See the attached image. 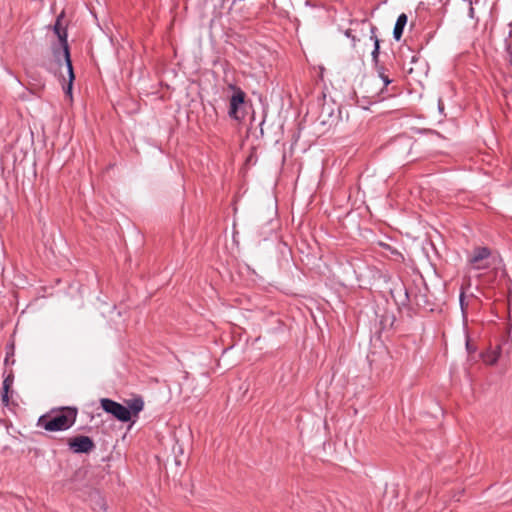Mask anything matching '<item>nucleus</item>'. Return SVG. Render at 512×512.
<instances>
[{"label":"nucleus","instance_id":"f257e3e1","mask_svg":"<svg viewBox=\"0 0 512 512\" xmlns=\"http://www.w3.org/2000/svg\"><path fill=\"white\" fill-rule=\"evenodd\" d=\"M77 414L75 407L52 409L38 419L37 426L51 432L64 431L74 425Z\"/></svg>","mask_w":512,"mask_h":512},{"label":"nucleus","instance_id":"f03ea898","mask_svg":"<svg viewBox=\"0 0 512 512\" xmlns=\"http://www.w3.org/2000/svg\"><path fill=\"white\" fill-rule=\"evenodd\" d=\"M54 31L59 38V47L53 49V57L59 68L64 67L68 74V84L64 87L65 93L69 96L72 94V85L74 81L73 66L70 59L69 47L67 43V34L60 28L59 20L54 26Z\"/></svg>","mask_w":512,"mask_h":512},{"label":"nucleus","instance_id":"7ed1b4c3","mask_svg":"<svg viewBox=\"0 0 512 512\" xmlns=\"http://www.w3.org/2000/svg\"><path fill=\"white\" fill-rule=\"evenodd\" d=\"M100 403L102 409L113 415L117 420L128 422L131 419L130 410L126 406L108 398L101 399Z\"/></svg>","mask_w":512,"mask_h":512},{"label":"nucleus","instance_id":"20e7f679","mask_svg":"<svg viewBox=\"0 0 512 512\" xmlns=\"http://www.w3.org/2000/svg\"><path fill=\"white\" fill-rule=\"evenodd\" d=\"M234 93L230 98L228 114L235 120H240L243 115L240 114V108L244 104L245 93L240 89L232 86Z\"/></svg>","mask_w":512,"mask_h":512},{"label":"nucleus","instance_id":"39448f33","mask_svg":"<svg viewBox=\"0 0 512 512\" xmlns=\"http://www.w3.org/2000/svg\"><path fill=\"white\" fill-rule=\"evenodd\" d=\"M491 252L486 247H477L474 249L473 254L469 258V263L476 270H484L489 267V263L487 259L489 258Z\"/></svg>","mask_w":512,"mask_h":512},{"label":"nucleus","instance_id":"423d86ee","mask_svg":"<svg viewBox=\"0 0 512 512\" xmlns=\"http://www.w3.org/2000/svg\"><path fill=\"white\" fill-rule=\"evenodd\" d=\"M68 445L74 453H88L94 448V442L88 436H76L71 438Z\"/></svg>","mask_w":512,"mask_h":512},{"label":"nucleus","instance_id":"0eeeda50","mask_svg":"<svg viewBox=\"0 0 512 512\" xmlns=\"http://www.w3.org/2000/svg\"><path fill=\"white\" fill-rule=\"evenodd\" d=\"M407 15L405 13H401L395 23L394 29H393V37L395 40L399 41L402 37L403 30L407 24Z\"/></svg>","mask_w":512,"mask_h":512},{"label":"nucleus","instance_id":"6e6552de","mask_svg":"<svg viewBox=\"0 0 512 512\" xmlns=\"http://www.w3.org/2000/svg\"><path fill=\"white\" fill-rule=\"evenodd\" d=\"M131 415H137L139 412H141L144 408V401L142 398L137 397L133 398L127 401V406Z\"/></svg>","mask_w":512,"mask_h":512},{"label":"nucleus","instance_id":"1a4fd4ad","mask_svg":"<svg viewBox=\"0 0 512 512\" xmlns=\"http://www.w3.org/2000/svg\"><path fill=\"white\" fill-rule=\"evenodd\" d=\"M376 32V27L372 26L371 27V39L374 41V49L371 53L372 55V60L375 64L378 63V57H379V50H380V45H379V39L378 37L376 36L375 34Z\"/></svg>","mask_w":512,"mask_h":512},{"label":"nucleus","instance_id":"9d476101","mask_svg":"<svg viewBox=\"0 0 512 512\" xmlns=\"http://www.w3.org/2000/svg\"><path fill=\"white\" fill-rule=\"evenodd\" d=\"M12 384H13V376L11 374H9L8 376H6V378L3 381L2 401L5 405H7L9 403L8 392H9V389Z\"/></svg>","mask_w":512,"mask_h":512},{"label":"nucleus","instance_id":"9b49d317","mask_svg":"<svg viewBox=\"0 0 512 512\" xmlns=\"http://www.w3.org/2000/svg\"><path fill=\"white\" fill-rule=\"evenodd\" d=\"M499 356H500V352H499V348H498L496 351L486 354L483 357V360L485 363L493 365L497 362Z\"/></svg>","mask_w":512,"mask_h":512},{"label":"nucleus","instance_id":"f8f14e48","mask_svg":"<svg viewBox=\"0 0 512 512\" xmlns=\"http://www.w3.org/2000/svg\"><path fill=\"white\" fill-rule=\"evenodd\" d=\"M377 71H378L379 77L383 81L384 86H387V85H389L392 82V80L389 79V77L385 74L383 67H378Z\"/></svg>","mask_w":512,"mask_h":512},{"label":"nucleus","instance_id":"ddd939ff","mask_svg":"<svg viewBox=\"0 0 512 512\" xmlns=\"http://www.w3.org/2000/svg\"><path fill=\"white\" fill-rule=\"evenodd\" d=\"M460 307L462 311L463 318L466 319V309H467V303L465 302V292L462 290L460 293Z\"/></svg>","mask_w":512,"mask_h":512},{"label":"nucleus","instance_id":"4468645a","mask_svg":"<svg viewBox=\"0 0 512 512\" xmlns=\"http://www.w3.org/2000/svg\"><path fill=\"white\" fill-rule=\"evenodd\" d=\"M346 35H347V37H350V32H349V31H347V32H346Z\"/></svg>","mask_w":512,"mask_h":512}]
</instances>
